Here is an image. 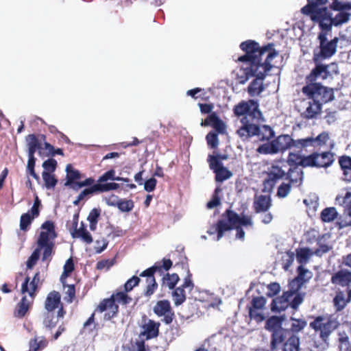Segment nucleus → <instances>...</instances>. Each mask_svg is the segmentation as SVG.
Segmentation results:
<instances>
[{
  "instance_id": "obj_28",
  "label": "nucleus",
  "mask_w": 351,
  "mask_h": 351,
  "mask_svg": "<svg viewBox=\"0 0 351 351\" xmlns=\"http://www.w3.org/2000/svg\"><path fill=\"white\" fill-rule=\"evenodd\" d=\"M315 167H328L330 166L335 160L334 154L330 152H325L322 154L315 153Z\"/></svg>"
},
{
  "instance_id": "obj_12",
  "label": "nucleus",
  "mask_w": 351,
  "mask_h": 351,
  "mask_svg": "<svg viewBox=\"0 0 351 351\" xmlns=\"http://www.w3.org/2000/svg\"><path fill=\"white\" fill-rule=\"evenodd\" d=\"M308 5L302 8V12L309 16L311 19L319 23L328 10L325 5L328 0H307Z\"/></svg>"
},
{
  "instance_id": "obj_20",
  "label": "nucleus",
  "mask_w": 351,
  "mask_h": 351,
  "mask_svg": "<svg viewBox=\"0 0 351 351\" xmlns=\"http://www.w3.org/2000/svg\"><path fill=\"white\" fill-rule=\"evenodd\" d=\"M119 188V184L117 183L109 184H95L90 187L84 189L79 194L80 198L83 199L90 195L95 193H101L108 192L113 190H117Z\"/></svg>"
},
{
  "instance_id": "obj_47",
  "label": "nucleus",
  "mask_w": 351,
  "mask_h": 351,
  "mask_svg": "<svg viewBox=\"0 0 351 351\" xmlns=\"http://www.w3.org/2000/svg\"><path fill=\"white\" fill-rule=\"evenodd\" d=\"M34 218L31 217L30 213H26L21 216L20 219V228L23 231H27L29 228Z\"/></svg>"
},
{
  "instance_id": "obj_10",
  "label": "nucleus",
  "mask_w": 351,
  "mask_h": 351,
  "mask_svg": "<svg viewBox=\"0 0 351 351\" xmlns=\"http://www.w3.org/2000/svg\"><path fill=\"white\" fill-rule=\"evenodd\" d=\"M234 112L237 116H244L241 119L242 125L245 123L244 120H250V122L258 121L262 117L258 110V104L254 100L242 101L234 106Z\"/></svg>"
},
{
  "instance_id": "obj_16",
  "label": "nucleus",
  "mask_w": 351,
  "mask_h": 351,
  "mask_svg": "<svg viewBox=\"0 0 351 351\" xmlns=\"http://www.w3.org/2000/svg\"><path fill=\"white\" fill-rule=\"evenodd\" d=\"M153 311L158 317H163L162 322L167 325L171 324L175 318L174 311L168 300L157 301L153 307Z\"/></svg>"
},
{
  "instance_id": "obj_17",
  "label": "nucleus",
  "mask_w": 351,
  "mask_h": 351,
  "mask_svg": "<svg viewBox=\"0 0 351 351\" xmlns=\"http://www.w3.org/2000/svg\"><path fill=\"white\" fill-rule=\"evenodd\" d=\"M285 176V171L276 165H272L267 172V178L263 182V191L270 193L276 182Z\"/></svg>"
},
{
  "instance_id": "obj_59",
  "label": "nucleus",
  "mask_w": 351,
  "mask_h": 351,
  "mask_svg": "<svg viewBox=\"0 0 351 351\" xmlns=\"http://www.w3.org/2000/svg\"><path fill=\"white\" fill-rule=\"evenodd\" d=\"M140 281L141 279L139 277L133 276L132 278L128 280L124 284L123 289L125 291V292L128 293L131 291L134 287L138 286Z\"/></svg>"
},
{
  "instance_id": "obj_49",
  "label": "nucleus",
  "mask_w": 351,
  "mask_h": 351,
  "mask_svg": "<svg viewBox=\"0 0 351 351\" xmlns=\"http://www.w3.org/2000/svg\"><path fill=\"white\" fill-rule=\"evenodd\" d=\"M134 206V202L132 199H120L117 207L121 212H130Z\"/></svg>"
},
{
  "instance_id": "obj_36",
  "label": "nucleus",
  "mask_w": 351,
  "mask_h": 351,
  "mask_svg": "<svg viewBox=\"0 0 351 351\" xmlns=\"http://www.w3.org/2000/svg\"><path fill=\"white\" fill-rule=\"evenodd\" d=\"M101 210L100 208H94L90 211L87 217L90 229L93 231L95 230L97 228V225L101 216Z\"/></svg>"
},
{
  "instance_id": "obj_38",
  "label": "nucleus",
  "mask_w": 351,
  "mask_h": 351,
  "mask_svg": "<svg viewBox=\"0 0 351 351\" xmlns=\"http://www.w3.org/2000/svg\"><path fill=\"white\" fill-rule=\"evenodd\" d=\"M58 322V319L55 316L53 312H46L44 314L43 324L45 329L51 330Z\"/></svg>"
},
{
  "instance_id": "obj_56",
  "label": "nucleus",
  "mask_w": 351,
  "mask_h": 351,
  "mask_svg": "<svg viewBox=\"0 0 351 351\" xmlns=\"http://www.w3.org/2000/svg\"><path fill=\"white\" fill-rule=\"evenodd\" d=\"M302 156L299 153L290 152L288 156L287 162L290 166H299L301 167Z\"/></svg>"
},
{
  "instance_id": "obj_43",
  "label": "nucleus",
  "mask_w": 351,
  "mask_h": 351,
  "mask_svg": "<svg viewBox=\"0 0 351 351\" xmlns=\"http://www.w3.org/2000/svg\"><path fill=\"white\" fill-rule=\"evenodd\" d=\"M173 298L176 306H180L186 300V293L184 289L181 287H177L173 292Z\"/></svg>"
},
{
  "instance_id": "obj_14",
  "label": "nucleus",
  "mask_w": 351,
  "mask_h": 351,
  "mask_svg": "<svg viewBox=\"0 0 351 351\" xmlns=\"http://www.w3.org/2000/svg\"><path fill=\"white\" fill-rule=\"evenodd\" d=\"M330 139L328 132H322L316 136H306L300 138V152L311 148H321L325 146Z\"/></svg>"
},
{
  "instance_id": "obj_53",
  "label": "nucleus",
  "mask_w": 351,
  "mask_h": 351,
  "mask_svg": "<svg viewBox=\"0 0 351 351\" xmlns=\"http://www.w3.org/2000/svg\"><path fill=\"white\" fill-rule=\"evenodd\" d=\"M219 205V185H217L212 199L206 204L208 209H213Z\"/></svg>"
},
{
  "instance_id": "obj_54",
  "label": "nucleus",
  "mask_w": 351,
  "mask_h": 351,
  "mask_svg": "<svg viewBox=\"0 0 351 351\" xmlns=\"http://www.w3.org/2000/svg\"><path fill=\"white\" fill-rule=\"evenodd\" d=\"M36 164V158L35 157H28V161L27 165V173L32 176L35 180L38 181L40 180V177L36 173L34 167Z\"/></svg>"
},
{
  "instance_id": "obj_13",
  "label": "nucleus",
  "mask_w": 351,
  "mask_h": 351,
  "mask_svg": "<svg viewBox=\"0 0 351 351\" xmlns=\"http://www.w3.org/2000/svg\"><path fill=\"white\" fill-rule=\"evenodd\" d=\"M79 217V212H76L73 216L71 223H67L66 226L73 238L80 239L85 243L90 244L93 242V237L83 221L81 222L80 227L77 228Z\"/></svg>"
},
{
  "instance_id": "obj_19",
  "label": "nucleus",
  "mask_w": 351,
  "mask_h": 351,
  "mask_svg": "<svg viewBox=\"0 0 351 351\" xmlns=\"http://www.w3.org/2000/svg\"><path fill=\"white\" fill-rule=\"evenodd\" d=\"M141 337H145L146 339H150L158 336L160 324L150 319L144 315L142 318Z\"/></svg>"
},
{
  "instance_id": "obj_40",
  "label": "nucleus",
  "mask_w": 351,
  "mask_h": 351,
  "mask_svg": "<svg viewBox=\"0 0 351 351\" xmlns=\"http://www.w3.org/2000/svg\"><path fill=\"white\" fill-rule=\"evenodd\" d=\"M338 213L335 208H324L321 213V219L324 222H331L337 218Z\"/></svg>"
},
{
  "instance_id": "obj_9",
  "label": "nucleus",
  "mask_w": 351,
  "mask_h": 351,
  "mask_svg": "<svg viewBox=\"0 0 351 351\" xmlns=\"http://www.w3.org/2000/svg\"><path fill=\"white\" fill-rule=\"evenodd\" d=\"M328 32L329 30L322 29V32L318 35L320 51L317 53H314L313 60L316 63L322 59L330 58L336 53L339 38L335 37L329 39Z\"/></svg>"
},
{
  "instance_id": "obj_23",
  "label": "nucleus",
  "mask_w": 351,
  "mask_h": 351,
  "mask_svg": "<svg viewBox=\"0 0 351 351\" xmlns=\"http://www.w3.org/2000/svg\"><path fill=\"white\" fill-rule=\"evenodd\" d=\"M34 298V297L27 298L26 295L23 296L20 302L15 306L14 316L19 319L23 318L32 308Z\"/></svg>"
},
{
  "instance_id": "obj_42",
  "label": "nucleus",
  "mask_w": 351,
  "mask_h": 351,
  "mask_svg": "<svg viewBox=\"0 0 351 351\" xmlns=\"http://www.w3.org/2000/svg\"><path fill=\"white\" fill-rule=\"evenodd\" d=\"M172 264L170 259L163 258L161 261L156 262L152 267H155L154 273L158 272L162 274L164 271H168L171 267Z\"/></svg>"
},
{
  "instance_id": "obj_31",
  "label": "nucleus",
  "mask_w": 351,
  "mask_h": 351,
  "mask_svg": "<svg viewBox=\"0 0 351 351\" xmlns=\"http://www.w3.org/2000/svg\"><path fill=\"white\" fill-rule=\"evenodd\" d=\"M288 178L290 182L296 186H300L303 180V171L299 166L290 168L288 172Z\"/></svg>"
},
{
  "instance_id": "obj_35",
  "label": "nucleus",
  "mask_w": 351,
  "mask_h": 351,
  "mask_svg": "<svg viewBox=\"0 0 351 351\" xmlns=\"http://www.w3.org/2000/svg\"><path fill=\"white\" fill-rule=\"evenodd\" d=\"M313 254H314L313 252L308 248H300L296 252L297 261L300 265L304 266L309 261Z\"/></svg>"
},
{
  "instance_id": "obj_62",
  "label": "nucleus",
  "mask_w": 351,
  "mask_h": 351,
  "mask_svg": "<svg viewBox=\"0 0 351 351\" xmlns=\"http://www.w3.org/2000/svg\"><path fill=\"white\" fill-rule=\"evenodd\" d=\"M207 233L214 236V239L218 241L219 239V219L215 221L214 223L207 230Z\"/></svg>"
},
{
  "instance_id": "obj_50",
  "label": "nucleus",
  "mask_w": 351,
  "mask_h": 351,
  "mask_svg": "<svg viewBox=\"0 0 351 351\" xmlns=\"http://www.w3.org/2000/svg\"><path fill=\"white\" fill-rule=\"evenodd\" d=\"M116 172L114 169H110L106 172H105L104 174H102L101 176L99 177L97 180V182L96 184H113L114 182H106L108 180H113L114 179V175Z\"/></svg>"
},
{
  "instance_id": "obj_30",
  "label": "nucleus",
  "mask_w": 351,
  "mask_h": 351,
  "mask_svg": "<svg viewBox=\"0 0 351 351\" xmlns=\"http://www.w3.org/2000/svg\"><path fill=\"white\" fill-rule=\"evenodd\" d=\"M351 300V289H347V296L346 294L342 291H339L337 293L335 298H334V304L337 311H341L345 308L348 302Z\"/></svg>"
},
{
  "instance_id": "obj_2",
  "label": "nucleus",
  "mask_w": 351,
  "mask_h": 351,
  "mask_svg": "<svg viewBox=\"0 0 351 351\" xmlns=\"http://www.w3.org/2000/svg\"><path fill=\"white\" fill-rule=\"evenodd\" d=\"M41 231L36 241L37 247L34 250L26 262L27 269H31L39 260L40 252L43 262H50L55 254V239L58 234L54 222L46 221L41 225Z\"/></svg>"
},
{
  "instance_id": "obj_8",
  "label": "nucleus",
  "mask_w": 351,
  "mask_h": 351,
  "mask_svg": "<svg viewBox=\"0 0 351 351\" xmlns=\"http://www.w3.org/2000/svg\"><path fill=\"white\" fill-rule=\"evenodd\" d=\"M302 93L321 106L335 98L333 90L321 85V83L306 84L302 88Z\"/></svg>"
},
{
  "instance_id": "obj_52",
  "label": "nucleus",
  "mask_w": 351,
  "mask_h": 351,
  "mask_svg": "<svg viewBox=\"0 0 351 351\" xmlns=\"http://www.w3.org/2000/svg\"><path fill=\"white\" fill-rule=\"evenodd\" d=\"M351 345L349 337L346 333H340L339 337V348L340 351H349Z\"/></svg>"
},
{
  "instance_id": "obj_3",
  "label": "nucleus",
  "mask_w": 351,
  "mask_h": 351,
  "mask_svg": "<svg viewBox=\"0 0 351 351\" xmlns=\"http://www.w3.org/2000/svg\"><path fill=\"white\" fill-rule=\"evenodd\" d=\"M200 125L213 128L206 136L208 149L213 150L212 154H208L207 162L210 169L215 173V181L219 182V152L217 150L219 145V117L215 112H212L206 119H202Z\"/></svg>"
},
{
  "instance_id": "obj_6",
  "label": "nucleus",
  "mask_w": 351,
  "mask_h": 351,
  "mask_svg": "<svg viewBox=\"0 0 351 351\" xmlns=\"http://www.w3.org/2000/svg\"><path fill=\"white\" fill-rule=\"evenodd\" d=\"M253 225L252 218L249 216H243L240 217L237 214L232 211L228 210L226 216L223 220L221 219V237L222 231L231 229L235 231L237 239L243 241L245 239V232L243 228H251Z\"/></svg>"
},
{
  "instance_id": "obj_11",
  "label": "nucleus",
  "mask_w": 351,
  "mask_h": 351,
  "mask_svg": "<svg viewBox=\"0 0 351 351\" xmlns=\"http://www.w3.org/2000/svg\"><path fill=\"white\" fill-rule=\"evenodd\" d=\"M309 326L324 342L327 343L330 334L337 328L338 322L334 319L319 316L310 323Z\"/></svg>"
},
{
  "instance_id": "obj_22",
  "label": "nucleus",
  "mask_w": 351,
  "mask_h": 351,
  "mask_svg": "<svg viewBox=\"0 0 351 351\" xmlns=\"http://www.w3.org/2000/svg\"><path fill=\"white\" fill-rule=\"evenodd\" d=\"M330 73L328 71V66L317 64L306 77V84L321 83V80L327 79Z\"/></svg>"
},
{
  "instance_id": "obj_33",
  "label": "nucleus",
  "mask_w": 351,
  "mask_h": 351,
  "mask_svg": "<svg viewBox=\"0 0 351 351\" xmlns=\"http://www.w3.org/2000/svg\"><path fill=\"white\" fill-rule=\"evenodd\" d=\"M285 332L286 330L284 328L272 332L270 342V347L272 350L277 349L284 342Z\"/></svg>"
},
{
  "instance_id": "obj_45",
  "label": "nucleus",
  "mask_w": 351,
  "mask_h": 351,
  "mask_svg": "<svg viewBox=\"0 0 351 351\" xmlns=\"http://www.w3.org/2000/svg\"><path fill=\"white\" fill-rule=\"evenodd\" d=\"M180 280V278L177 274H167L162 278V283L166 285L169 289H173L176 285V284Z\"/></svg>"
},
{
  "instance_id": "obj_1",
  "label": "nucleus",
  "mask_w": 351,
  "mask_h": 351,
  "mask_svg": "<svg viewBox=\"0 0 351 351\" xmlns=\"http://www.w3.org/2000/svg\"><path fill=\"white\" fill-rule=\"evenodd\" d=\"M240 47L245 54L238 58L240 64L236 71L237 78L240 84H244L250 77H254L247 90L251 96H257L264 90L263 80L271 69V62L277 57L278 52L272 44L261 48L252 40L242 43Z\"/></svg>"
},
{
  "instance_id": "obj_44",
  "label": "nucleus",
  "mask_w": 351,
  "mask_h": 351,
  "mask_svg": "<svg viewBox=\"0 0 351 351\" xmlns=\"http://www.w3.org/2000/svg\"><path fill=\"white\" fill-rule=\"evenodd\" d=\"M42 176L45 182V186L47 189H53L56 186L58 180L53 173L43 171Z\"/></svg>"
},
{
  "instance_id": "obj_27",
  "label": "nucleus",
  "mask_w": 351,
  "mask_h": 351,
  "mask_svg": "<svg viewBox=\"0 0 351 351\" xmlns=\"http://www.w3.org/2000/svg\"><path fill=\"white\" fill-rule=\"evenodd\" d=\"M61 304V295L58 291H52L48 293L45 302L47 312H53Z\"/></svg>"
},
{
  "instance_id": "obj_58",
  "label": "nucleus",
  "mask_w": 351,
  "mask_h": 351,
  "mask_svg": "<svg viewBox=\"0 0 351 351\" xmlns=\"http://www.w3.org/2000/svg\"><path fill=\"white\" fill-rule=\"evenodd\" d=\"M335 201L339 205H343L346 207L351 208V192L348 191L345 195H337Z\"/></svg>"
},
{
  "instance_id": "obj_64",
  "label": "nucleus",
  "mask_w": 351,
  "mask_h": 351,
  "mask_svg": "<svg viewBox=\"0 0 351 351\" xmlns=\"http://www.w3.org/2000/svg\"><path fill=\"white\" fill-rule=\"evenodd\" d=\"M291 191V186L288 183H282L278 189L277 195L279 197L284 198L288 195Z\"/></svg>"
},
{
  "instance_id": "obj_18",
  "label": "nucleus",
  "mask_w": 351,
  "mask_h": 351,
  "mask_svg": "<svg viewBox=\"0 0 351 351\" xmlns=\"http://www.w3.org/2000/svg\"><path fill=\"white\" fill-rule=\"evenodd\" d=\"M43 280H41L40 271H37L32 280L27 276L21 285L22 293H28L29 297L35 298L39 289L41 287Z\"/></svg>"
},
{
  "instance_id": "obj_32",
  "label": "nucleus",
  "mask_w": 351,
  "mask_h": 351,
  "mask_svg": "<svg viewBox=\"0 0 351 351\" xmlns=\"http://www.w3.org/2000/svg\"><path fill=\"white\" fill-rule=\"evenodd\" d=\"M48 346V341L45 337H35L29 342V351H39Z\"/></svg>"
},
{
  "instance_id": "obj_25",
  "label": "nucleus",
  "mask_w": 351,
  "mask_h": 351,
  "mask_svg": "<svg viewBox=\"0 0 351 351\" xmlns=\"http://www.w3.org/2000/svg\"><path fill=\"white\" fill-rule=\"evenodd\" d=\"M332 284L338 285L342 287H346L350 289L351 283V271L347 269H342L335 274L331 278Z\"/></svg>"
},
{
  "instance_id": "obj_34",
  "label": "nucleus",
  "mask_w": 351,
  "mask_h": 351,
  "mask_svg": "<svg viewBox=\"0 0 351 351\" xmlns=\"http://www.w3.org/2000/svg\"><path fill=\"white\" fill-rule=\"evenodd\" d=\"M322 106L313 101L308 102V106L306 110L302 112V115L307 119H313L316 117L321 111Z\"/></svg>"
},
{
  "instance_id": "obj_7",
  "label": "nucleus",
  "mask_w": 351,
  "mask_h": 351,
  "mask_svg": "<svg viewBox=\"0 0 351 351\" xmlns=\"http://www.w3.org/2000/svg\"><path fill=\"white\" fill-rule=\"evenodd\" d=\"M243 125H241L237 132L243 140L250 136H256L261 141H268L274 136L273 129L267 125L258 126L256 121L250 122V120H244Z\"/></svg>"
},
{
  "instance_id": "obj_46",
  "label": "nucleus",
  "mask_w": 351,
  "mask_h": 351,
  "mask_svg": "<svg viewBox=\"0 0 351 351\" xmlns=\"http://www.w3.org/2000/svg\"><path fill=\"white\" fill-rule=\"evenodd\" d=\"M292 324L291 326V330L293 332H298L302 330L307 325V322L302 319H295L291 317Z\"/></svg>"
},
{
  "instance_id": "obj_60",
  "label": "nucleus",
  "mask_w": 351,
  "mask_h": 351,
  "mask_svg": "<svg viewBox=\"0 0 351 351\" xmlns=\"http://www.w3.org/2000/svg\"><path fill=\"white\" fill-rule=\"evenodd\" d=\"M43 167L44 168L43 171L49 172L52 173L55 171L57 167V161L53 158H49L46 160L43 163Z\"/></svg>"
},
{
  "instance_id": "obj_5",
  "label": "nucleus",
  "mask_w": 351,
  "mask_h": 351,
  "mask_svg": "<svg viewBox=\"0 0 351 351\" xmlns=\"http://www.w3.org/2000/svg\"><path fill=\"white\" fill-rule=\"evenodd\" d=\"M290 149L300 152V138L294 139L289 134H282L259 145L256 152L261 154H276Z\"/></svg>"
},
{
  "instance_id": "obj_41",
  "label": "nucleus",
  "mask_w": 351,
  "mask_h": 351,
  "mask_svg": "<svg viewBox=\"0 0 351 351\" xmlns=\"http://www.w3.org/2000/svg\"><path fill=\"white\" fill-rule=\"evenodd\" d=\"M207 345V348H199L195 351H217L219 347V343L217 339V335H213L206 339L204 346Z\"/></svg>"
},
{
  "instance_id": "obj_26",
  "label": "nucleus",
  "mask_w": 351,
  "mask_h": 351,
  "mask_svg": "<svg viewBox=\"0 0 351 351\" xmlns=\"http://www.w3.org/2000/svg\"><path fill=\"white\" fill-rule=\"evenodd\" d=\"M66 176L64 185L70 186L75 191V188H76V183L80 182L78 180L81 179L82 174L80 171L74 169L71 164L66 165Z\"/></svg>"
},
{
  "instance_id": "obj_37",
  "label": "nucleus",
  "mask_w": 351,
  "mask_h": 351,
  "mask_svg": "<svg viewBox=\"0 0 351 351\" xmlns=\"http://www.w3.org/2000/svg\"><path fill=\"white\" fill-rule=\"evenodd\" d=\"M300 338L298 335L293 334L285 343L282 351H299Z\"/></svg>"
},
{
  "instance_id": "obj_15",
  "label": "nucleus",
  "mask_w": 351,
  "mask_h": 351,
  "mask_svg": "<svg viewBox=\"0 0 351 351\" xmlns=\"http://www.w3.org/2000/svg\"><path fill=\"white\" fill-rule=\"evenodd\" d=\"M348 10H340L332 16L330 12L328 10L320 21L318 23L320 27L323 29L330 30L332 25L338 26L348 21L350 14L348 12Z\"/></svg>"
},
{
  "instance_id": "obj_4",
  "label": "nucleus",
  "mask_w": 351,
  "mask_h": 351,
  "mask_svg": "<svg viewBox=\"0 0 351 351\" xmlns=\"http://www.w3.org/2000/svg\"><path fill=\"white\" fill-rule=\"evenodd\" d=\"M132 301V298L123 291H115L110 298L102 300L97 306L95 311L103 313L108 309L109 311L104 315L105 320H110L118 315L119 304L127 306Z\"/></svg>"
},
{
  "instance_id": "obj_39",
  "label": "nucleus",
  "mask_w": 351,
  "mask_h": 351,
  "mask_svg": "<svg viewBox=\"0 0 351 351\" xmlns=\"http://www.w3.org/2000/svg\"><path fill=\"white\" fill-rule=\"evenodd\" d=\"M282 317L273 316L267 320L265 328L271 332L283 329L282 327Z\"/></svg>"
},
{
  "instance_id": "obj_55",
  "label": "nucleus",
  "mask_w": 351,
  "mask_h": 351,
  "mask_svg": "<svg viewBox=\"0 0 351 351\" xmlns=\"http://www.w3.org/2000/svg\"><path fill=\"white\" fill-rule=\"evenodd\" d=\"M332 2L330 5L332 9L336 11L340 10H350L351 3L349 2H341L338 0H332Z\"/></svg>"
},
{
  "instance_id": "obj_51",
  "label": "nucleus",
  "mask_w": 351,
  "mask_h": 351,
  "mask_svg": "<svg viewBox=\"0 0 351 351\" xmlns=\"http://www.w3.org/2000/svg\"><path fill=\"white\" fill-rule=\"evenodd\" d=\"M146 283L147 286L143 294L145 297L149 298L155 293L158 289V283L156 282L155 278H153L152 280L150 279L149 281H146Z\"/></svg>"
},
{
  "instance_id": "obj_63",
  "label": "nucleus",
  "mask_w": 351,
  "mask_h": 351,
  "mask_svg": "<svg viewBox=\"0 0 351 351\" xmlns=\"http://www.w3.org/2000/svg\"><path fill=\"white\" fill-rule=\"evenodd\" d=\"M26 141L27 143V147H36L38 148L43 149L42 145L39 141L38 137L34 134H29L26 136Z\"/></svg>"
},
{
  "instance_id": "obj_29",
  "label": "nucleus",
  "mask_w": 351,
  "mask_h": 351,
  "mask_svg": "<svg viewBox=\"0 0 351 351\" xmlns=\"http://www.w3.org/2000/svg\"><path fill=\"white\" fill-rule=\"evenodd\" d=\"M271 206V199L269 196L259 195L254 199V208L256 213L266 212Z\"/></svg>"
},
{
  "instance_id": "obj_57",
  "label": "nucleus",
  "mask_w": 351,
  "mask_h": 351,
  "mask_svg": "<svg viewBox=\"0 0 351 351\" xmlns=\"http://www.w3.org/2000/svg\"><path fill=\"white\" fill-rule=\"evenodd\" d=\"M66 289L65 291L64 300L68 303H72L75 298V287L74 285H66L64 287Z\"/></svg>"
},
{
  "instance_id": "obj_48",
  "label": "nucleus",
  "mask_w": 351,
  "mask_h": 351,
  "mask_svg": "<svg viewBox=\"0 0 351 351\" xmlns=\"http://www.w3.org/2000/svg\"><path fill=\"white\" fill-rule=\"evenodd\" d=\"M339 225L341 228L351 226V208L345 210L339 218Z\"/></svg>"
},
{
  "instance_id": "obj_61",
  "label": "nucleus",
  "mask_w": 351,
  "mask_h": 351,
  "mask_svg": "<svg viewBox=\"0 0 351 351\" xmlns=\"http://www.w3.org/2000/svg\"><path fill=\"white\" fill-rule=\"evenodd\" d=\"M266 303V300L263 297L254 298L252 301V306L249 308H254L262 311Z\"/></svg>"
},
{
  "instance_id": "obj_21",
  "label": "nucleus",
  "mask_w": 351,
  "mask_h": 351,
  "mask_svg": "<svg viewBox=\"0 0 351 351\" xmlns=\"http://www.w3.org/2000/svg\"><path fill=\"white\" fill-rule=\"evenodd\" d=\"M298 276L289 284L290 287L293 291H298L302 285L308 281L313 277V273L303 265L298 267Z\"/></svg>"
},
{
  "instance_id": "obj_24",
  "label": "nucleus",
  "mask_w": 351,
  "mask_h": 351,
  "mask_svg": "<svg viewBox=\"0 0 351 351\" xmlns=\"http://www.w3.org/2000/svg\"><path fill=\"white\" fill-rule=\"evenodd\" d=\"M293 289L287 291L282 296L275 298L271 304V310L278 312L285 310L290 304V300L293 296Z\"/></svg>"
}]
</instances>
